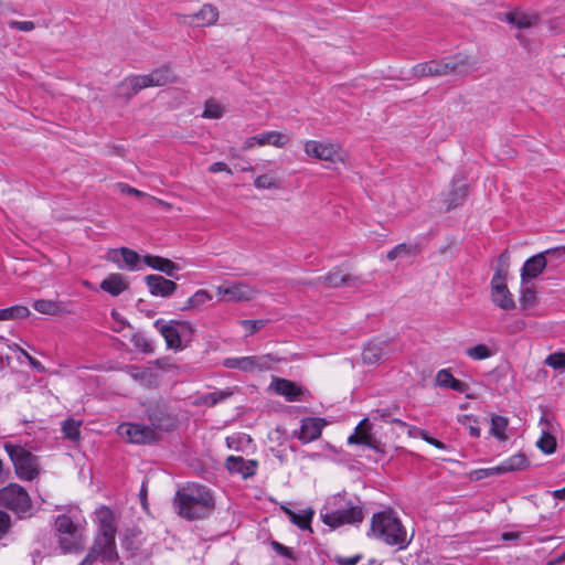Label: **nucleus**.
Listing matches in <instances>:
<instances>
[{
	"label": "nucleus",
	"instance_id": "obj_3",
	"mask_svg": "<svg viewBox=\"0 0 565 565\" xmlns=\"http://www.w3.org/2000/svg\"><path fill=\"white\" fill-rule=\"evenodd\" d=\"M370 531L375 539L387 545H396L398 550L407 547L412 540L407 539L406 529L393 509L374 513Z\"/></svg>",
	"mask_w": 565,
	"mask_h": 565
},
{
	"label": "nucleus",
	"instance_id": "obj_60",
	"mask_svg": "<svg viewBox=\"0 0 565 565\" xmlns=\"http://www.w3.org/2000/svg\"><path fill=\"white\" fill-rule=\"evenodd\" d=\"M116 97L121 98L125 103H128L136 94H132L131 86L125 85V88L121 87V82L116 87Z\"/></svg>",
	"mask_w": 565,
	"mask_h": 565
},
{
	"label": "nucleus",
	"instance_id": "obj_61",
	"mask_svg": "<svg viewBox=\"0 0 565 565\" xmlns=\"http://www.w3.org/2000/svg\"><path fill=\"white\" fill-rule=\"evenodd\" d=\"M11 527V518L10 515L0 510V540L9 532Z\"/></svg>",
	"mask_w": 565,
	"mask_h": 565
},
{
	"label": "nucleus",
	"instance_id": "obj_4",
	"mask_svg": "<svg viewBox=\"0 0 565 565\" xmlns=\"http://www.w3.org/2000/svg\"><path fill=\"white\" fill-rule=\"evenodd\" d=\"M156 330L163 337L167 348L174 351L186 348L193 340L195 329L190 321L175 320L166 321L157 319L153 322Z\"/></svg>",
	"mask_w": 565,
	"mask_h": 565
},
{
	"label": "nucleus",
	"instance_id": "obj_38",
	"mask_svg": "<svg viewBox=\"0 0 565 565\" xmlns=\"http://www.w3.org/2000/svg\"><path fill=\"white\" fill-rule=\"evenodd\" d=\"M254 356L226 358L223 365L227 369L241 370L244 372L254 371Z\"/></svg>",
	"mask_w": 565,
	"mask_h": 565
},
{
	"label": "nucleus",
	"instance_id": "obj_37",
	"mask_svg": "<svg viewBox=\"0 0 565 565\" xmlns=\"http://www.w3.org/2000/svg\"><path fill=\"white\" fill-rule=\"evenodd\" d=\"M233 395L231 388L206 393L200 396L198 404L213 407Z\"/></svg>",
	"mask_w": 565,
	"mask_h": 565
},
{
	"label": "nucleus",
	"instance_id": "obj_20",
	"mask_svg": "<svg viewBox=\"0 0 565 565\" xmlns=\"http://www.w3.org/2000/svg\"><path fill=\"white\" fill-rule=\"evenodd\" d=\"M319 280L329 288H339L341 286L359 287L362 284V279L358 276L342 274L339 267L333 268Z\"/></svg>",
	"mask_w": 565,
	"mask_h": 565
},
{
	"label": "nucleus",
	"instance_id": "obj_43",
	"mask_svg": "<svg viewBox=\"0 0 565 565\" xmlns=\"http://www.w3.org/2000/svg\"><path fill=\"white\" fill-rule=\"evenodd\" d=\"M409 74L411 75L405 77V79L436 76L434 60L429 61V62L416 64L415 66L412 67V70L409 71Z\"/></svg>",
	"mask_w": 565,
	"mask_h": 565
},
{
	"label": "nucleus",
	"instance_id": "obj_11",
	"mask_svg": "<svg viewBox=\"0 0 565 565\" xmlns=\"http://www.w3.org/2000/svg\"><path fill=\"white\" fill-rule=\"evenodd\" d=\"M435 75L445 76L449 74L466 75L471 70V63L467 56L456 54L441 60H434Z\"/></svg>",
	"mask_w": 565,
	"mask_h": 565
},
{
	"label": "nucleus",
	"instance_id": "obj_64",
	"mask_svg": "<svg viewBox=\"0 0 565 565\" xmlns=\"http://www.w3.org/2000/svg\"><path fill=\"white\" fill-rule=\"evenodd\" d=\"M209 171L211 173H217V172L224 171V172L232 174V170L230 169V167L225 162H222V161H216V162L212 163L209 168Z\"/></svg>",
	"mask_w": 565,
	"mask_h": 565
},
{
	"label": "nucleus",
	"instance_id": "obj_24",
	"mask_svg": "<svg viewBox=\"0 0 565 565\" xmlns=\"http://www.w3.org/2000/svg\"><path fill=\"white\" fill-rule=\"evenodd\" d=\"M108 260L117 263L119 268L126 266L128 269L132 270L137 267L139 262H142V257L131 248L120 247L109 252Z\"/></svg>",
	"mask_w": 565,
	"mask_h": 565
},
{
	"label": "nucleus",
	"instance_id": "obj_33",
	"mask_svg": "<svg viewBox=\"0 0 565 565\" xmlns=\"http://www.w3.org/2000/svg\"><path fill=\"white\" fill-rule=\"evenodd\" d=\"M285 513L289 516L290 521L297 525L301 530H310L311 531V520L313 518V510L308 509L300 513H296L289 508L282 507Z\"/></svg>",
	"mask_w": 565,
	"mask_h": 565
},
{
	"label": "nucleus",
	"instance_id": "obj_50",
	"mask_svg": "<svg viewBox=\"0 0 565 565\" xmlns=\"http://www.w3.org/2000/svg\"><path fill=\"white\" fill-rule=\"evenodd\" d=\"M223 115L224 108L220 104L212 99L205 102L204 110L202 114L203 118L220 119L223 117Z\"/></svg>",
	"mask_w": 565,
	"mask_h": 565
},
{
	"label": "nucleus",
	"instance_id": "obj_47",
	"mask_svg": "<svg viewBox=\"0 0 565 565\" xmlns=\"http://www.w3.org/2000/svg\"><path fill=\"white\" fill-rule=\"evenodd\" d=\"M536 447L545 455H552L556 451V438L548 433L543 431L541 438L536 441Z\"/></svg>",
	"mask_w": 565,
	"mask_h": 565
},
{
	"label": "nucleus",
	"instance_id": "obj_1",
	"mask_svg": "<svg viewBox=\"0 0 565 565\" xmlns=\"http://www.w3.org/2000/svg\"><path fill=\"white\" fill-rule=\"evenodd\" d=\"M173 508L181 518L194 521L210 516L215 509V502L207 487L191 483L175 492Z\"/></svg>",
	"mask_w": 565,
	"mask_h": 565
},
{
	"label": "nucleus",
	"instance_id": "obj_41",
	"mask_svg": "<svg viewBox=\"0 0 565 565\" xmlns=\"http://www.w3.org/2000/svg\"><path fill=\"white\" fill-rule=\"evenodd\" d=\"M210 300H212V295L207 290L200 289L186 300L185 306L181 307L180 310L198 309Z\"/></svg>",
	"mask_w": 565,
	"mask_h": 565
},
{
	"label": "nucleus",
	"instance_id": "obj_29",
	"mask_svg": "<svg viewBox=\"0 0 565 565\" xmlns=\"http://www.w3.org/2000/svg\"><path fill=\"white\" fill-rule=\"evenodd\" d=\"M190 23L196 26L211 25L216 22L218 18L217 9L212 4H204L198 12L188 17Z\"/></svg>",
	"mask_w": 565,
	"mask_h": 565
},
{
	"label": "nucleus",
	"instance_id": "obj_44",
	"mask_svg": "<svg viewBox=\"0 0 565 565\" xmlns=\"http://www.w3.org/2000/svg\"><path fill=\"white\" fill-rule=\"evenodd\" d=\"M82 423L79 420H75L73 418H67L62 423V433L64 437L71 441H77L81 438V427Z\"/></svg>",
	"mask_w": 565,
	"mask_h": 565
},
{
	"label": "nucleus",
	"instance_id": "obj_17",
	"mask_svg": "<svg viewBox=\"0 0 565 565\" xmlns=\"http://www.w3.org/2000/svg\"><path fill=\"white\" fill-rule=\"evenodd\" d=\"M142 263L157 271L163 273L166 276L171 277L174 280L180 279V276L178 275V271L181 269L180 265L169 258L146 254L142 256Z\"/></svg>",
	"mask_w": 565,
	"mask_h": 565
},
{
	"label": "nucleus",
	"instance_id": "obj_46",
	"mask_svg": "<svg viewBox=\"0 0 565 565\" xmlns=\"http://www.w3.org/2000/svg\"><path fill=\"white\" fill-rule=\"evenodd\" d=\"M417 253V246L416 245H408L406 243H401L393 247L386 255L388 260H395L396 258L401 256H412L416 255Z\"/></svg>",
	"mask_w": 565,
	"mask_h": 565
},
{
	"label": "nucleus",
	"instance_id": "obj_7",
	"mask_svg": "<svg viewBox=\"0 0 565 565\" xmlns=\"http://www.w3.org/2000/svg\"><path fill=\"white\" fill-rule=\"evenodd\" d=\"M145 415L154 431L171 433L178 428V417L169 409V405L162 401H150L143 404Z\"/></svg>",
	"mask_w": 565,
	"mask_h": 565
},
{
	"label": "nucleus",
	"instance_id": "obj_6",
	"mask_svg": "<svg viewBox=\"0 0 565 565\" xmlns=\"http://www.w3.org/2000/svg\"><path fill=\"white\" fill-rule=\"evenodd\" d=\"M0 507L12 511L19 519L33 515V503L28 491L19 483H9L0 488Z\"/></svg>",
	"mask_w": 565,
	"mask_h": 565
},
{
	"label": "nucleus",
	"instance_id": "obj_53",
	"mask_svg": "<svg viewBox=\"0 0 565 565\" xmlns=\"http://www.w3.org/2000/svg\"><path fill=\"white\" fill-rule=\"evenodd\" d=\"M121 547L129 553V557H134L139 551V544L136 542L135 534H125L121 539Z\"/></svg>",
	"mask_w": 565,
	"mask_h": 565
},
{
	"label": "nucleus",
	"instance_id": "obj_45",
	"mask_svg": "<svg viewBox=\"0 0 565 565\" xmlns=\"http://www.w3.org/2000/svg\"><path fill=\"white\" fill-rule=\"evenodd\" d=\"M55 529L61 535L73 534L78 531L77 525L66 514H60L56 516Z\"/></svg>",
	"mask_w": 565,
	"mask_h": 565
},
{
	"label": "nucleus",
	"instance_id": "obj_21",
	"mask_svg": "<svg viewBox=\"0 0 565 565\" xmlns=\"http://www.w3.org/2000/svg\"><path fill=\"white\" fill-rule=\"evenodd\" d=\"M468 191L469 185L465 180L454 178L451 181V189L444 199L446 211L449 212L461 206L468 196Z\"/></svg>",
	"mask_w": 565,
	"mask_h": 565
},
{
	"label": "nucleus",
	"instance_id": "obj_15",
	"mask_svg": "<svg viewBox=\"0 0 565 565\" xmlns=\"http://www.w3.org/2000/svg\"><path fill=\"white\" fill-rule=\"evenodd\" d=\"M225 468L231 475H239L243 479H248L256 475L258 461L245 459L242 456H228L225 460Z\"/></svg>",
	"mask_w": 565,
	"mask_h": 565
},
{
	"label": "nucleus",
	"instance_id": "obj_40",
	"mask_svg": "<svg viewBox=\"0 0 565 565\" xmlns=\"http://www.w3.org/2000/svg\"><path fill=\"white\" fill-rule=\"evenodd\" d=\"M542 254L547 260V269H555L562 265L565 249L564 246H556L543 250Z\"/></svg>",
	"mask_w": 565,
	"mask_h": 565
},
{
	"label": "nucleus",
	"instance_id": "obj_36",
	"mask_svg": "<svg viewBox=\"0 0 565 565\" xmlns=\"http://www.w3.org/2000/svg\"><path fill=\"white\" fill-rule=\"evenodd\" d=\"M520 308L526 311L533 308L537 302L536 289L534 286L521 285L520 289Z\"/></svg>",
	"mask_w": 565,
	"mask_h": 565
},
{
	"label": "nucleus",
	"instance_id": "obj_22",
	"mask_svg": "<svg viewBox=\"0 0 565 565\" xmlns=\"http://www.w3.org/2000/svg\"><path fill=\"white\" fill-rule=\"evenodd\" d=\"M499 19L500 21H505L514 25L519 30L530 29L540 21L539 14L527 13L516 9L511 12L502 13Z\"/></svg>",
	"mask_w": 565,
	"mask_h": 565
},
{
	"label": "nucleus",
	"instance_id": "obj_57",
	"mask_svg": "<svg viewBox=\"0 0 565 565\" xmlns=\"http://www.w3.org/2000/svg\"><path fill=\"white\" fill-rule=\"evenodd\" d=\"M361 445L373 449L375 451H383L381 449V443L374 437V435L371 431H362V440Z\"/></svg>",
	"mask_w": 565,
	"mask_h": 565
},
{
	"label": "nucleus",
	"instance_id": "obj_63",
	"mask_svg": "<svg viewBox=\"0 0 565 565\" xmlns=\"http://www.w3.org/2000/svg\"><path fill=\"white\" fill-rule=\"evenodd\" d=\"M9 26L19 31L29 32L35 28V24L32 21H11Z\"/></svg>",
	"mask_w": 565,
	"mask_h": 565
},
{
	"label": "nucleus",
	"instance_id": "obj_54",
	"mask_svg": "<svg viewBox=\"0 0 565 565\" xmlns=\"http://www.w3.org/2000/svg\"><path fill=\"white\" fill-rule=\"evenodd\" d=\"M269 544H270L273 551H275L278 555L286 557L292 562L297 561L298 557H297L296 553L291 548L281 544L280 542L271 540Z\"/></svg>",
	"mask_w": 565,
	"mask_h": 565
},
{
	"label": "nucleus",
	"instance_id": "obj_52",
	"mask_svg": "<svg viewBox=\"0 0 565 565\" xmlns=\"http://www.w3.org/2000/svg\"><path fill=\"white\" fill-rule=\"evenodd\" d=\"M254 185L257 189H277L278 181L271 174H262L254 180Z\"/></svg>",
	"mask_w": 565,
	"mask_h": 565
},
{
	"label": "nucleus",
	"instance_id": "obj_48",
	"mask_svg": "<svg viewBox=\"0 0 565 565\" xmlns=\"http://www.w3.org/2000/svg\"><path fill=\"white\" fill-rule=\"evenodd\" d=\"M130 341L134 344V347L137 350L141 351L142 353H146V354L153 353L152 342L149 339H147L142 333H140V332L134 333L131 335Z\"/></svg>",
	"mask_w": 565,
	"mask_h": 565
},
{
	"label": "nucleus",
	"instance_id": "obj_25",
	"mask_svg": "<svg viewBox=\"0 0 565 565\" xmlns=\"http://www.w3.org/2000/svg\"><path fill=\"white\" fill-rule=\"evenodd\" d=\"M100 289L113 297L119 296L128 289L129 285L121 274H109L99 285Z\"/></svg>",
	"mask_w": 565,
	"mask_h": 565
},
{
	"label": "nucleus",
	"instance_id": "obj_10",
	"mask_svg": "<svg viewBox=\"0 0 565 565\" xmlns=\"http://www.w3.org/2000/svg\"><path fill=\"white\" fill-rule=\"evenodd\" d=\"M507 271L495 268L491 279V300L499 308L509 311L515 309V301L507 286Z\"/></svg>",
	"mask_w": 565,
	"mask_h": 565
},
{
	"label": "nucleus",
	"instance_id": "obj_34",
	"mask_svg": "<svg viewBox=\"0 0 565 565\" xmlns=\"http://www.w3.org/2000/svg\"><path fill=\"white\" fill-rule=\"evenodd\" d=\"M58 545L64 554L78 552L83 548L82 535L78 531L73 534L61 535Z\"/></svg>",
	"mask_w": 565,
	"mask_h": 565
},
{
	"label": "nucleus",
	"instance_id": "obj_35",
	"mask_svg": "<svg viewBox=\"0 0 565 565\" xmlns=\"http://www.w3.org/2000/svg\"><path fill=\"white\" fill-rule=\"evenodd\" d=\"M509 426V419L501 415L491 416V427L489 434L497 438L499 441H507L508 435L505 430Z\"/></svg>",
	"mask_w": 565,
	"mask_h": 565
},
{
	"label": "nucleus",
	"instance_id": "obj_23",
	"mask_svg": "<svg viewBox=\"0 0 565 565\" xmlns=\"http://www.w3.org/2000/svg\"><path fill=\"white\" fill-rule=\"evenodd\" d=\"M435 384L443 388H450L458 393L466 394L467 398L472 396L468 394L470 385L463 381L456 379L448 369L439 370L435 377Z\"/></svg>",
	"mask_w": 565,
	"mask_h": 565
},
{
	"label": "nucleus",
	"instance_id": "obj_59",
	"mask_svg": "<svg viewBox=\"0 0 565 565\" xmlns=\"http://www.w3.org/2000/svg\"><path fill=\"white\" fill-rule=\"evenodd\" d=\"M266 324V321L265 320H249V319H246V320H243L242 321V326L245 328V330L247 331L248 335H252L254 334L255 332L259 331L262 328H264Z\"/></svg>",
	"mask_w": 565,
	"mask_h": 565
},
{
	"label": "nucleus",
	"instance_id": "obj_31",
	"mask_svg": "<svg viewBox=\"0 0 565 565\" xmlns=\"http://www.w3.org/2000/svg\"><path fill=\"white\" fill-rule=\"evenodd\" d=\"M253 139H256V142L259 146L273 145L278 148L284 147L289 142V138L286 135L274 130L253 136Z\"/></svg>",
	"mask_w": 565,
	"mask_h": 565
},
{
	"label": "nucleus",
	"instance_id": "obj_39",
	"mask_svg": "<svg viewBox=\"0 0 565 565\" xmlns=\"http://www.w3.org/2000/svg\"><path fill=\"white\" fill-rule=\"evenodd\" d=\"M30 316V309L22 305H15L9 308L0 309V320H19Z\"/></svg>",
	"mask_w": 565,
	"mask_h": 565
},
{
	"label": "nucleus",
	"instance_id": "obj_27",
	"mask_svg": "<svg viewBox=\"0 0 565 565\" xmlns=\"http://www.w3.org/2000/svg\"><path fill=\"white\" fill-rule=\"evenodd\" d=\"M32 307L40 313L47 316H63L71 312L66 303L50 299L34 300Z\"/></svg>",
	"mask_w": 565,
	"mask_h": 565
},
{
	"label": "nucleus",
	"instance_id": "obj_28",
	"mask_svg": "<svg viewBox=\"0 0 565 565\" xmlns=\"http://www.w3.org/2000/svg\"><path fill=\"white\" fill-rule=\"evenodd\" d=\"M95 513L99 526L97 534L116 535L117 527L115 524V516L110 508L102 505Z\"/></svg>",
	"mask_w": 565,
	"mask_h": 565
},
{
	"label": "nucleus",
	"instance_id": "obj_56",
	"mask_svg": "<svg viewBox=\"0 0 565 565\" xmlns=\"http://www.w3.org/2000/svg\"><path fill=\"white\" fill-rule=\"evenodd\" d=\"M254 356V371L255 370H269L270 369V364L275 361H277L276 359H274L270 354H265V355H253Z\"/></svg>",
	"mask_w": 565,
	"mask_h": 565
},
{
	"label": "nucleus",
	"instance_id": "obj_62",
	"mask_svg": "<svg viewBox=\"0 0 565 565\" xmlns=\"http://www.w3.org/2000/svg\"><path fill=\"white\" fill-rule=\"evenodd\" d=\"M362 554H356L351 557H344L340 555H335L332 561L339 565H356L362 559Z\"/></svg>",
	"mask_w": 565,
	"mask_h": 565
},
{
	"label": "nucleus",
	"instance_id": "obj_5",
	"mask_svg": "<svg viewBox=\"0 0 565 565\" xmlns=\"http://www.w3.org/2000/svg\"><path fill=\"white\" fill-rule=\"evenodd\" d=\"M4 450L8 454L17 477L23 481H32L40 475L39 459L30 450L21 445L11 443L4 444Z\"/></svg>",
	"mask_w": 565,
	"mask_h": 565
},
{
	"label": "nucleus",
	"instance_id": "obj_26",
	"mask_svg": "<svg viewBox=\"0 0 565 565\" xmlns=\"http://www.w3.org/2000/svg\"><path fill=\"white\" fill-rule=\"evenodd\" d=\"M275 392L284 396L288 402L300 401L303 394V390L300 386L286 379L275 380Z\"/></svg>",
	"mask_w": 565,
	"mask_h": 565
},
{
	"label": "nucleus",
	"instance_id": "obj_49",
	"mask_svg": "<svg viewBox=\"0 0 565 565\" xmlns=\"http://www.w3.org/2000/svg\"><path fill=\"white\" fill-rule=\"evenodd\" d=\"M502 470L503 469L501 468L500 465L491 468L476 469L470 472V479L473 481H479L493 476H500L503 475Z\"/></svg>",
	"mask_w": 565,
	"mask_h": 565
},
{
	"label": "nucleus",
	"instance_id": "obj_12",
	"mask_svg": "<svg viewBox=\"0 0 565 565\" xmlns=\"http://www.w3.org/2000/svg\"><path fill=\"white\" fill-rule=\"evenodd\" d=\"M327 424V420L321 417L302 418L300 428L292 431V437L297 438L302 444L311 443L320 438L322 428Z\"/></svg>",
	"mask_w": 565,
	"mask_h": 565
},
{
	"label": "nucleus",
	"instance_id": "obj_55",
	"mask_svg": "<svg viewBox=\"0 0 565 565\" xmlns=\"http://www.w3.org/2000/svg\"><path fill=\"white\" fill-rule=\"evenodd\" d=\"M468 356L473 360H484L491 356V350L486 344H477L467 351Z\"/></svg>",
	"mask_w": 565,
	"mask_h": 565
},
{
	"label": "nucleus",
	"instance_id": "obj_30",
	"mask_svg": "<svg viewBox=\"0 0 565 565\" xmlns=\"http://www.w3.org/2000/svg\"><path fill=\"white\" fill-rule=\"evenodd\" d=\"M147 76L148 79H151V87L164 86L177 81V76L169 65H162L161 67L156 68L151 73L147 74Z\"/></svg>",
	"mask_w": 565,
	"mask_h": 565
},
{
	"label": "nucleus",
	"instance_id": "obj_18",
	"mask_svg": "<svg viewBox=\"0 0 565 565\" xmlns=\"http://www.w3.org/2000/svg\"><path fill=\"white\" fill-rule=\"evenodd\" d=\"M255 289L244 282H235L230 286H220L217 295L227 301L252 300L255 296Z\"/></svg>",
	"mask_w": 565,
	"mask_h": 565
},
{
	"label": "nucleus",
	"instance_id": "obj_14",
	"mask_svg": "<svg viewBox=\"0 0 565 565\" xmlns=\"http://www.w3.org/2000/svg\"><path fill=\"white\" fill-rule=\"evenodd\" d=\"M145 282L153 297L170 298L179 288L174 280L159 274L147 275Z\"/></svg>",
	"mask_w": 565,
	"mask_h": 565
},
{
	"label": "nucleus",
	"instance_id": "obj_19",
	"mask_svg": "<svg viewBox=\"0 0 565 565\" xmlns=\"http://www.w3.org/2000/svg\"><path fill=\"white\" fill-rule=\"evenodd\" d=\"M392 353L387 341H371L362 351V360L365 364H380L388 359Z\"/></svg>",
	"mask_w": 565,
	"mask_h": 565
},
{
	"label": "nucleus",
	"instance_id": "obj_32",
	"mask_svg": "<svg viewBox=\"0 0 565 565\" xmlns=\"http://www.w3.org/2000/svg\"><path fill=\"white\" fill-rule=\"evenodd\" d=\"M503 473L521 471L530 467V460L524 452H518L500 463Z\"/></svg>",
	"mask_w": 565,
	"mask_h": 565
},
{
	"label": "nucleus",
	"instance_id": "obj_2",
	"mask_svg": "<svg viewBox=\"0 0 565 565\" xmlns=\"http://www.w3.org/2000/svg\"><path fill=\"white\" fill-rule=\"evenodd\" d=\"M322 522L332 529L345 524L361 523L364 519L362 502L356 497H349L345 491L333 495L321 509Z\"/></svg>",
	"mask_w": 565,
	"mask_h": 565
},
{
	"label": "nucleus",
	"instance_id": "obj_9",
	"mask_svg": "<svg viewBox=\"0 0 565 565\" xmlns=\"http://www.w3.org/2000/svg\"><path fill=\"white\" fill-rule=\"evenodd\" d=\"M117 431L130 444L152 445L161 440V436L152 427L140 423H122Z\"/></svg>",
	"mask_w": 565,
	"mask_h": 565
},
{
	"label": "nucleus",
	"instance_id": "obj_8",
	"mask_svg": "<svg viewBox=\"0 0 565 565\" xmlns=\"http://www.w3.org/2000/svg\"><path fill=\"white\" fill-rule=\"evenodd\" d=\"M88 554L93 556L94 563L99 561L103 565H122L117 551L116 535L97 534Z\"/></svg>",
	"mask_w": 565,
	"mask_h": 565
},
{
	"label": "nucleus",
	"instance_id": "obj_51",
	"mask_svg": "<svg viewBox=\"0 0 565 565\" xmlns=\"http://www.w3.org/2000/svg\"><path fill=\"white\" fill-rule=\"evenodd\" d=\"M544 363L561 373L565 372V353L555 352L545 359Z\"/></svg>",
	"mask_w": 565,
	"mask_h": 565
},
{
	"label": "nucleus",
	"instance_id": "obj_58",
	"mask_svg": "<svg viewBox=\"0 0 565 565\" xmlns=\"http://www.w3.org/2000/svg\"><path fill=\"white\" fill-rule=\"evenodd\" d=\"M14 348H15V351H18L22 356H24L28 360V362H29V364L31 365L32 369H34L38 372H44L45 371L44 365L39 360H36L34 356L29 354L20 345L14 344Z\"/></svg>",
	"mask_w": 565,
	"mask_h": 565
},
{
	"label": "nucleus",
	"instance_id": "obj_16",
	"mask_svg": "<svg viewBox=\"0 0 565 565\" xmlns=\"http://www.w3.org/2000/svg\"><path fill=\"white\" fill-rule=\"evenodd\" d=\"M547 268V260L543 256L542 252L529 257L521 270V285H527L531 280L539 277Z\"/></svg>",
	"mask_w": 565,
	"mask_h": 565
},
{
	"label": "nucleus",
	"instance_id": "obj_13",
	"mask_svg": "<svg viewBox=\"0 0 565 565\" xmlns=\"http://www.w3.org/2000/svg\"><path fill=\"white\" fill-rule=\"evenodd\" d=\"M305 152L311 158L323 161L337 162L338 160H341L340 148L334 143L308 140L305 143Z\"/></svg>",
	"mask_w": 565,
	"mask_h": 565
},
{
	"label": "nucleus",
	"instance_id": "obj_42",
	"mask_svg": "<svg viewBox=\"0 0 565 565\" xmlns=\"http://www.w3.org/2000/svg\"><path fill=\"white\" fill-rule=\"evenodd\" d=\"M150 83L151 79H148L147 75H130L121 81V87L125 88V85H130L132 94H138L142 89L151 87Z\"/></svg>",
	"mask_w": 565,
	"mask_h": 565
}]
</instances>
